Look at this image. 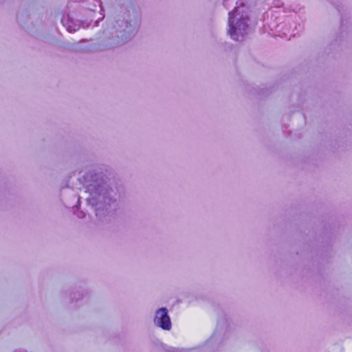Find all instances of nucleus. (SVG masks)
Returning <instances> with one entry per match:
<instances>
[{
    "mask_svg": "<svg viewBox=\"0 0 352 352\" xmlns=\"http://www.w3.org/2000/svg\"><path fill=\"white\" fill-rule=\"evenodd\" d=\"M236 25H237V26L240 28L241 25L239 24V21L236 23Z\"/></svg>",
    "mask_w": 352,
    "mask_h": 352,
    "instance_id": "nucleus-3",
    "label": "nucleus"
},
{
    "mask_svg": "<svg viewBox=\"0 0 352 352\" xmlns=\"http://www.w3.org/2000/svg\"><path fill=\"white\" fill-rule=\"evenodd\" d=\"M237 12H238V10H237V8H235L232 12L229 13V19H228V25H229L228 34L234 40L237 39V38L236 37V28L234 26L235 18H236V15L238 14Z\"/></svg>",
    "mask_w": 352,
    "mask_h": 352,
    "instance_id": "nucleus-2",
    "label": "nucleus"
},
{
    "mask_svg": "<svg viewBox=\"0 0 352 352\" xmlns=\"http://www.w3.org/2000/svg\"><path fill=\"white\" fill-rule=\"evenodd\" d=\"M154 322L164 330L171 329V322L166 308L162 307L156 311Z\"/></svg>",
    "mask_w": 352,
    "mask_h": 352,
    "instance_id": "nucleus-1",
    "label": "nucleus"
}]
</instances>
